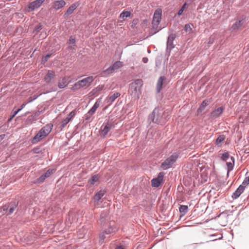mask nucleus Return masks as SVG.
<instances>
[{"label": "nucleus", "mask_w": 249, "mask_h": 249, "mask_svg": "<svg viewBox=\"0 0 249 249\" xmlns=\"http://www.w3.org/2000/svg\"><path fill=\"white\" fill-rule=\"evenodd\" d=\"M93 114H92L89 111V112L85 115V119L86 120H89L91 117L92 116Z\"/></svg>", "instance_id": "34"}, {"label": "nucleus", "mask_w": 249, "mask_h": 249, "mask_svg": "<svg viewBox=\"0 0 249 249\" xmlns=\"http://www.w3.org/2000/svg\"><path fill=\"white\" fill-rule=\"evenodd\" d=\"M76 7L77 6L75 4H71L67 10L65 14V16H68L71 14L73 12L74 10L76 8Z\"/></svg>", "instance_id": "24"}, {"label": "nucleus", "mask_w": 249, "mask_h": 249, "mask_svg": "<svg viewBox=\"0 0 249 249\" xmlns=\"http://www.w3.org/2000/svg\"><path fill=\"white\" fill-rule=\"evenodd\" d=\"M244 181L242 182V184L240 185L237 190L233 193L232 195V197L233 199H237L242 194L245 190V188L248 184H244Z\"/></svg>", "instance_id": "10"}, {"label": "nucleus", "mask_w": 249, "mask_h": 249, "mask_svg": "<svg viewBox=\"0 0 249 249\" xmlns=\"http://www.w3.org/2000/svg\"><path fill=\"white\" fill-rule=\"evenodd\" d=\"M229 157V155L228 153L225 152L222 154L221 159L223 160H226Z\"/></svg>", "instance_id": "33"}, {"label": "nucleus", "mask_w": 249, "mask_h": 249, "mask_svg": "<svg viewBox=\"0 0 249 249\" xmlns=\"http://www.w3.org/2000/svg\"><path fill=\"white\" fill-rule=\"evenodd\" d=\"M162 110L159 108L154 109L152 113L149 116L148 120L153 123L160 124L162 123Z\"/></svg>", "instance_id": "4"}, {"label": "nucleus", "mask_w": 249, "mask_h": 249, "mask_svg": "<svg viewBox=\"0 0 249 249\" xmlns=\"http://www.w3.org/2000/svg\"><path fill=\"white\" fill-rule=\"evenodd\" d=\"M243 24V20H240L239 21H237L235 22V23L232 25V26L231 27V29L232 30H238L242 27Z\"/></svg>", "instance_id": "23"}, {"label": "nucleus", "mask_w": 249, "mask_h": 249, "mask_svg": "<svg viewBox=\"0 0 249 249\" xmlns=\"http://www.w3.org/2000/svg\"><path fill=\"white\" fill-rule=\"evenodd\" d=\"M94 80L93 76H89L75 83L71 87L72 90H76L84 87H89Z\"/></svg>", "instance_id": "3"}, {"label": "nucleus", "mask_w": 249, "mask_h": 249, "mask_svg": "<svg viewBox=\"0 0 249 249\" xmlns=\"http://www.w3.org/2000/svg\"><path fill=\"white\" fill-rule=\"evenodd\" d=\"M50 56H51V54H47L46 56H43L42 59V62L43 63L46 62V61H47L48 59L50 57Z\"/></svg>", "instance_id": "35"}, {"label": "nucleus", "mask_w": 249, "mask_h": 249, "mask_svg": "<svg viewBox=\"0 0 249 249\" xmlns=\"http://www.w3.org/2000/svg\"><path fill=\"white\" fill-rule=\"evenodd\" d=\"M14 210H15V209L14 208H11L9 210V213L11 214V213H13V212L14 211Z\"/></svg>", "instance_id": "43"}, {"label": "nucleus", "mask_w": 249, "mask_h": 249, "mask_svg": "<svg viewBox=\"0 0 249 249\" xmlns=\"http://www.w3.org/2000/svg\"><path fill=\"white\" fill-rule=\"evenodd\" d=\"M123 66V64L122 62L116 61L108 69L103 71L101 72V75L103 76H107L110 74L113 73L115 71L122 68Z\"/></svg>", "instance_id": "7"}, {"label": "nucleus", "mask_w": 249, "mask_h": 249, "mask_svg": "<svg viewBox=\"0 0 249 249\" xmlns=\"http://www.w3.org/2000/svg\"><path fill=\"white\" fill-rule=\"evenodd\" d=\"M130 16V12L129 11H124L120 15V18L124 20L126 18Z\"/></svg>", "instance_id": "28"}, {"label": "nucleus", "mask_w": 249, "mask_h": 249, "mask_svg": "<svg viewBox=\"0 0 249 249\" xmlns=\"http://www.w3.org/2000/svg\"><path fill=\"white\" fill-rule=\"evenodd\" d=\"M161 14L162 10L161 9H157L154 12L152 24L153 29L155 30V33L158 32L161 29L160 27H159V24L161 20Z\"/></svg>", "instance_id": "5"}, {"label": "nucleus", "mask_w": 249, "mask_h": 249, "mask_svg": "<svg viewBox=\"0 0 249 249\" xmlns=\"http://www.w3.org/2000/svg\"><path fill=\"white\" fill-rule=\"evenodd\" d=\"M76 115V111L75 110H72L71 111L67 116L71 120L72 119V118H73L75 115Z\"/></svg>", "instance_id": "32"}, {"label": "nucleus", "mask_w": 249, "mask_h": 249, "mask_svg": "<svg viewBox=\"0 0 249 249\" xmlns=\"http://www.w3.org/2000/svg\"><path fill=\"white\" fill-rule=\"evenodd\" d=\"M21 110V109H18L17 111H15L13 114L11 116L9 119V121H11L13 118L17 115V114Z\"/></svg>", "instance_id": "38"}, {"label": "nucleus", "mask_w": 249, "mask_h": 249, "mask_svg": "<svg viewBox=\"0 0 249 249\" xmlns=\"http://www.w3.org/2000/svg\"><path fill=\"white\" fill-rule=\"evenodd\" d=\"M45 0H36L30 3L26 7V10L28 12L34 11L38 8L43 4Z\"/></svg>", "instance_id": "8"}, {"label": "nucleus", "mask_w": 249, "mask_h": 249, "mask_svg": "<svg viewBox=\"0 0 249 249\" xmlns=\"http://www.w3.org/2000/svg\"><path fill=\"white\" fill-rule=\"evenodd\" d=\"M211 103V101L208 99L204 100L201 104L200 105V107L197 109V113H200L202 112L203 110H204L205 107L210 104Z\"/></svg>", "instance_id": "18"}, {"label": "nucleus", "mask_w": 249, "mask_h": 249, "mask_svg": "<svg viewBox=\"0 0 249 249\" xmlns=\"http://www.w3.org/2000/svg\"><path fill=\"white\" fill-rule=\"evenodd\" d=\"M225 139V137L224 135H220L216 140V143L218 144L222 142Z\"/></svg>", "instance_id": "31"}, {"label": "nucleus", "mask_w": 249, "mask_h": 249, "mask_svg": "<svg viewBox=\"0 0 249 249\" xmlns=\"http://www.w3.org/2000/svg\"><path fill=\"white\" fill-rule=\"evenodd\" d=\"M70 80L69 77H64L60 79H59L58 83V87L60 89H63L67 86V85L69 84Z\"/></svg>", "instance_id": "14"}, {"label": "nucleus", "mask_w": 249, "mask_h": 249, "mask_svg": "<svg viewBox=\"0 0 249 249\" xmlns=\"http://www.w3.org/2000/svg\"><path fill=\"white\" fill-rule=\"evenodd\" d=\"M66 3L63 0H55L52 3V7L55 10H58L63 7Z\"/></svg>", "instance_id": "13"}, {"label": "nucleus", "mask_w": 249, "mask_h": 249, "mask_svg": "<svg viewBox=\"0 0 249 249\" xmlns=\"http://www.w3.org/2000/svg\"><path fill=\"white\" fill-rule=\"evenodd\" d=\"M35 153H37V150H36V151L35 150Z\"/></svg>", "instance_id": "46"}, {"label": "nucleus", "mask_w": 249, "mask_h": 249, "mask_svg": "<svg viewBox=\"0 0 249 249\" xmlns=\"http://www.w3.org/2000/svg\"><path fill=\"white\" fill-rule=\"evenodd\" d=\"M118 230L115 221H110L106 226L104 231L100 234V241L103 242L107 235L115 233Z\"/></svg>", "instance_id": "1"}, {"label": "nucleus", "mask_w": 249, "mask_h": 249, "mask_svg": "<svg viewBox=\"0 0 249 249\" xmlns=\"http://www.w3.org/2000/svg\"><path fill=\"white\" fill-rule=\"evenodd\" d=\"M164 173L163 172H160L158 175V177L151 180V185L153 187L157 188L163 181Z\"/></svg>", "instance_id": "9"}, {"label": "nucleus", "mask_w": 249, "mask_h": 249, "mask_svg": "<svg viewBox=\"0 0 249 249\" xmlns=\"http://www.w3.org/2000/svg\"><path fill=\"white\" fill-rule=\"evenodd\" d=\"M231 162H227L226 164L227 166L228 172L231 171L233 169V164L234 162V159L233 157H231Z\"/></svg>", "instance_id": "26"}, {"label": "nucleus", "mask_w": 249, "mask_h": 249, "mask_svg": "<svg viewBox=\"0 0 249 249\" xmlns=\"http://www.w3.org/2000/svg\"><path fill=\"white\" fill-rule=\"evenodd\" d=\"M53 127V125L52 124H48L42 127L34 137L33 142H37L46 137L51 132Z\"/></svg>", "instance_id": "2"}, {"label": "nucleus", "mask_w": 249, "mask_h": 249, "mask_svg": "<svg viewBox=\"0 0 249 249\" xmlns=\"http://www.w3.org/2000/svg\"><path fill=\"white\" fill-rule=\"evenodd\" d=\"M142 85V80L141 79H137L134 83H132L131 87L132 88H133L135 90H137L138 88L140 89V88L141 87Z\"/></svg>", "instance_id": "20"}, {"label": "nucleus", "mask_w": 249, "mask_h": 249, "mask_svg": "<svg viewBox=\"0 0 249 249\" xmlns=\"http://www.w3.org/2000/svg\"><path fill=\"white\" fill-rule=\"evenodd\" d=\"M186 5V3L184 4L183 5L181 8V9L178 11V15H181L182 14L183 11H184V9L185 8Z\"/></svg>", "instance_id": "37"}, {"label": "nucleus", "mask_w": 249, "mask_h": 249, "mask_svg": "<svg viewBox=\"0 0 249 249\" xmlns=\"http://www.w3.org/2000/svg\"><path fill=\"white\" fill-rule=\"evenodd\" d=\"M104 89V85H100L98 86L95 89H93V91H100Z\"/></svg>", "instance_id": "36"}, {"label": "nucleus", "mask_w": 249, "mask_h": 249, "mask_svg": "<svg viewBox=\"0 0 249 249\" xmlns=\"http://www.w3.org/2000/svg\"><path fill=\"white\" fill-rule=\"evenodd\" d=\"M148 61V58L147 57H143L142 58V62L144 63H147Z\"/></svg>", "instance_id": "41"}, {"label": "nucleus", "mask_w": 249, "mask_h": 249, "mask_svg": "<svg viewBox=\"0 0 249 249\" xmlns=\"http://www.w3.org/2000/svg\"><path fill=\"white\" fill-rule=\"evenodd\" d=\"M184 30L188 34H190L192 32V28L191 27V26L189 24H186L184 26Z\"/></svg>", "instance_id": "30"}, {"label": "nucleus", "mask_w": 249, "mask_h": 249, "mask_svg": "<svg viewBox=\"0 0 249 249\" xmlns=\"http://www.w3.org/2000/svg\"><path fill=\"white\" fill-rule=\"evenodd\" d=\"M26 104H27V103H24V104H23L20 107L19 109H21V110L22 109H23V108L24 107L26 106Z\"/></svg>", "instance_id": "44"}, {"label": "nucleus", "mask_w": 249, "mask_h": 249, "mask_svg": "<svg viewBox=\"0 0 249 249\" xmlns=\"http://www.w3.org/2000/svg\"><path fill=\"white\" fill-rule=\"evenodd\" d=\"M53 169H48L45 174L42 175L41 177L38 178V181L39 182H43L46 178L49 177L53 174Z\"/></svg>", "instance_id": "16"}, {"label": "nucleus", "mask_w": 249, "mask_h": 249, "mask_svg": "<svg viewBox=\"0 0 249 249\" xmlns=\"http://www.w3.org/2000/svg\"><path fill=\"white\" fill-rule=\"evenodd\" d=\"M100 178V176L98 175H95L91 177V178L89 180V183L90 185H93L97 182Z\"/></svg>", "instance_id": "25"}, {"label": "nucleus", "mask_w": 249, "mask_h": 249, "mask_svg": "<svg viewBox=\"0 0 249 249\" xmlns=\"http://www.w3.org/2000/svg\"><path fill=\"white\" fill-rule=\"evenodd\" d=\"M178 158V154L174 153L166 159L161 164L160 167L163 170L170 168L177 161Z\"/></svg>", "instance_id": "6"}, {"label": "nucleus", "mask_w": 249, "mask_h": 249, "mask_svg": "<svg viewBox=\"0 0 249 249\" xmlns=\"http://www.w3.org/2000/svg\"><path fill=\"white\" fill-rule=\"evenodd\" d=\"M121 94L119 92H116L113 94H110L105 100V102L107 104V106H110L115 100L116 98L120 96Z\"/></svg>", "instance_id": "11"}, {"label": "nucleus", "mask_w": 249, "mask_h": 249, "mask_svg": "<svg viewBox=\"0 0 249 249\" xmlns=\"http://www.w3.org/2000/svg\"><path fill=\"white\" fill-rule=\"evenodd\" d=\"M164 77L163 76H160L157 82V90L158 92H160L162 88V85Z\"/></svg>", "instance_id": "22"}, {"label": "nucleus", "mask_w": 249, "mask_h": 249, "mask_svg": "<svg viewBox=\"0 0 249 249\" xmlns=\"http://www.w3.org/2000/svg\"><path fill=\"white\" fill-rule=\"evenodd\" d=\"M115 249H125L124 247L122 246L117 247Z\"/></svg>", "instance_id": "45"}, {"label": "nucleus", "mask_w": 249, "mask_h": 249, "mask_svg": "<svg viewBox=\"0 0 249 249\" xmlns=\"http://www.w3.org/2000/svg\"><path fill=\"white\" fill-rule=\"evenodd\" d=\"M55 75V72L53 71L49 70L44 76V81L46 83H49L51 80L54 77Z\"/></svg>", "instance_id": "17"}, {"label": "nucleus", "mask_w": 249, "mask_h": 249, "mask_svg": "<svg viewBox=\"0 0 249 249\" xmlns=\"http://www.w3.org/2000/svg\"><path fill=\"white\" fill-rule=\"evenodd\" d=\"M112 127V125L111 124H109L107 123L104 127V128L102 130V132L101 133V135L105 137L110 130Z\"/></svg>", "instance_id": "21"}, {"label": "nucleus", "mask_w": 249, "mask_h": 249, "mask_svg": "<svg viewBox=\"0 0 249 249\" xmlns=\"http://www.w3.org/2000/svg\"><path fill=\"white\" fill-rule=\"evenodd\" d=\"M69 41L71 44H74L75 42V38L73 36L70 37Z\"/></svg>", "instance_id": "39"}, {"label": "nucleus", "mask_w": 249, "mask_h": 249, "mask_svg": "<svg viewBox=\"0 0 249 249\" xmlns=\"http://www.w3.org/2000/svg\"><path fill=\"white\" fill-rule=\"evenodd\" d=\"M245 184H249V176L248 178H246L245 180H244V183Z\"/></svg>", "instance_id": "42"}, {"label": "nucleus", "mask_w": 249, "mask_h": 249, "mask_svg": "<svg viewBox=\"0 0 249 249\" xmlns=\"http://www.w3.org/2000/svg\"><path fill=\"white\" fill-rule=\"evenodd\" d=\"M224 107H218L217 108L212 111L210 114V117L211 119H214L218 117L223 112Z\"/></svg>", "instance_id": "12"}, {"label": "nucleus", "mask_w": 249, "mask_h": 249, "mask_svg": "<svg viewBox=\"0 0 249 249\" xmlns=\"http://www.w3.org/2000/svg\"><path fill=\"white\" fill-rule=\"evenodd\" d=\"M41 28V25H38L36 29L35 30V31H38L39 30H40Z\"/></svg>", "instance_id": "40"}, {"label": "nucleus", "mask_w": 249, "mask_h": 249, "mask_svg": "<svg viewBox=\"0 0 249 249\" xmlns=\"http://www.w3.org/2000/svg\"><path fill=\"white\" fill-rule=\"evenodd\" d=\"M188 207L187 206L181 205L179 208V211L180 213H182V215L185 214L188 212Z\"/></svg>", "instance_id": "27"}, {"label": "nucleus", "mask_w": 249, "mask_h": 249, "mask_svg": "<svg viewBox=\"0 0 249 249\" xmlns=\"http://www.w3.org/2000/svg\"><path fill=\"white\" fill-rule=\"evenodd\" d=\"M71 120L67 116L65 119H64L61 122V124L60 125V127L61 129H63L65 127V126L70 122Z\"/></svg>", "instance_id": "29"}, {"label": "nucleus", "mask_w": 249, "mask_h": 249, "mask_svg": "<svg viewBox=\"0 0 249 249\" xmlns=\"http://www.w3.org/2000/svg\"><path fill=\"white\" fill-rule=\"evenodd\" d=\"M106 191L105 190H101L98 192L94 196L93 200L95 205H97L99 201L105 195Z\"/></svg>", "instance_id": "15"}, {"label": "nucleus", "mask_w": 249, "mask_h": 249, "mask_svg": "<svg viewBox=\"0 0 249 249\" xmlns=\"http://www.w3.org/2000/svg\"><path fill=\"white\" fill-rule=\"evenodd\" d=\"M35 153H37V150H36V151L35 150Z\"/></svg>", "instance_id": "47"}, {"label": "nucleus", "mask_w": 249, "mask_h": 249, "mask_svg": "<svg viewBox=\"0 0 249 249\" xmlns=\"http://www.w3.org/2000/svg\"><path fill=\"white\" fill-rule=\"evenodd\" d=\"M101 101H102V98H99L97 100L96 102H95V103L94 104L93 106L89 110L90 113H91L92 114H93L95 112L96 109L100 106Z\"/></svg>", "instance_id": "19"}]
</instances>
